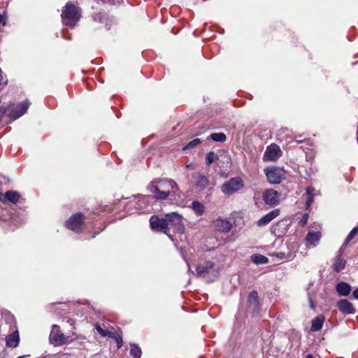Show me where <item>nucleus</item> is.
<instances>
[{"label":"nucleus","mask_w":358,"mask_h":358,"mask_svg":"<svg viewBox=\"0 0 358 358\" xmlns=\"http://www.w3.org/2000/svg\"><path fill=\"white\" fill-rule=\"evenodd\" d=\"M148 189L157 200L167 199L171 194L170 189H173L174 194L179 190L177 183L170 178H156L149 184Z\"/></svg>","instance_id":"f257e3e1"},{"label":"nucleus","mask_w":358,"mask_h":358,"mask_svg":"<svg viewBox=\"0 0 358 358\" xmlns=\"http://www.w3.org/2000/svg\"><path fill=\"white\" fill-rule=\"evenodd\" d=\"M168 223L169 231L173 229L174 232L173 238H179L180 241L185 242L187 241V235L185 234V225L182 222V217L181 215L173 212L166 214Z\"/></svg>","instance_id":"f03ea898"},{"label":"nucleus","mask_w":358,"mask_h":358,"mask_svg":"<svg viewBox=\"0 0 358 358\" xmlns=\"http://www.w3.org/2000/svg\"><path fill=\"white\" fill-rule=\"evenodd\" d=\"M61 16L64 25L73 27L81 17L80 9L71 3H67L62 9Z\"/></svg>","instance_id":"7ed1b4c3"},{"label":"nucleus","mask_w":358,"mask_h":358,"mask_svg":"<svg viewBox=\"0 0 358 358\" xmlns=\"http://www.w3.org/2000/svg\"><path fill=\"white\" fill-rule=\"evenodd\" d=\"M196 275L206 278L208 282H213L219 275L218 268L212 261H201L196 268Z\"/></svg>","instance_id":"20e7f679"},{"label":"nucleus","mask_w":358,"mask_h":358,"mask_svg":"<svg viewBox=\"0 0 358 358\" xmlns=\"http://www.w3.org/2000/svg\"><path fill=\"white\" fill-rule=\"evenodd\" d=\"M244 186V180L241 177H234L224 182L220 189L226 196H231L243 189Z\"/></svg>","instance_id":"39448f33"},{"label":"nucleus","mask_w":358,"mask_h":358,"mask_svg":"<svg viewBox=\"0 0 358 358\" xmlns=\"http://www.w3.org/2000/svg\"><path fill=\"white\" fill-rule=\"evenodd\" d=\"M151 229L156 231L163 232L166 234L169 238L174 242L175 245H178V238H173V236L169 233L166 217L161 218L157 216H152L150 219Z\"/></svg>","instance_id":"423d86ee"},{"label":"nucleus","mask_w":358,"mask_h":358,"mask_svg":"<svg viewBox=\"0 0 358 358\" xmlns=\"http://www.w3.org/2000/svg\"><path fill=\"white\" fill-rule=\"evenodd\" d=\"M50 343L55 346H60L69 343L71 339L65 336L59 330V326L54 324L49 336Z\"/></svg>","instance_id":"0eeeda50"},{"label":"nucleus","mask_w":358,"mask_h":358,"mask_svg":"<svg viewBox=\"0 0 358 358\" xmlns=\"http://www.w3.org/2000/svg\"><path fill=\"white\" fill-rule=\"evenodd\" d=\"M265 174L271 184H279L284 177L283 171L278 167H271L265 169Z\"/></svg>","instance_id":"6e6552de"},{"label":"nucleus","mask_w":358,"mask_h":358,"mask_svg":"<svg viewBox=\"0 0 358 358\" xmlns=\"http://www.w3.org/2000/svg\"><path fill=\"white\" fill-rule=\"evenodd\" d=\"M83 217L81 213L72 215L66 222V227L76 233H80L83 229Z\"/></svg>","instance_id":"1a4fd4ad"},{"label":"nucleus","mask_w":358,"mask_h":358,"mask_svg":"<svg viewBox=\"0 0 358 358\" xmlns=\"http://www.w3.org/2000/svg\"><path fill=\"white\" fill-rule=\"evenodd\" d=\"M281 155V150L278 145L272 144L267 147L264 158L268 161H275Z\"/></svg>","instance_id":"9d476101"},{"label":"nucleus","mask_w":358,"mask_h":358,"mask_svg":"<svg viewBox=\"0 0 358 358\" xmlns=\"http://www.w3.org/2000/svg\"><path fill=\"white\" fill-rule=\"evenodd\" d=\"M194 179V185L201 189H203L209 185L208 177L199 172L194 173L192 175Z\"/></svg>","instance_id":"9b49d317"},{"label":"nucleus","mask_w":358,"mask_h":358,"mask_svg":"<svg viewBox=\"0 0 358 358\" xmlns=\"http://www.w3.org/2000/svg\"><path fill=\"white\" fill-rule=\"evenodd\" d=\"M338 309L344 315H350L355 313V308L352 303L347 299H341L337 302Z\"/></svg>","instance_id":"f8f14e48"},{"label":"nucleus","mask_w":358,"mask_h":358,"mask_svg":"<svg viewBox=\"0 0 358 358\" xmlns=\"http://www.w3.org/2000/svg\"><path fill=\"white\" fill-rule=\"evenodd\" d=\"M263 199L266 204L274 206L277 205L279 201L278 193L273 189H268L264 192Z\"/></svg>","instance_id":"ddd939ff"},{"label":"nucleus","mask_w":358,"mask_h":358,"mask_svg":"<svg viewBox=\"0 0 358 358\" xmlns=\"http://www.w3.org/2000/svg\"><path fill=\"white\" fill-rule=\"evenodd\" d=\"M20 194L17 192L8 190L5 194L0 193V201L3 203H16L20 199Z\"/></svg>","instance_id":"4468645a"},{"label":"nucleus","mask_w":358,"mask_h":358,"mask_svg":"<svg viewBox=\"0 0 358 358\" xmlns=\"http://www.w3.org/2000/svg\"><path fill=\"white\" fill-rule=\"evenodd\" d=\"M279 215L280 210L274 209L270 211L268 213L264 215L262 217H261L257 222V225L259 227L265 226L268 224L269 222H271L275 217H277Z\"/></svg>","instance_id":"2eb2a0df"},{"label":"nucleus","mask_w":358,"mask_h":358,"mask_svg":"<svg viewBox=\"0 0 358 358\" xmlns=\"http://www.w3.org/2000/svg\"><path fill=\"white\" fill-rule=\"evenodd\" d=\"M24 113H0V129L20 117Z\"/></svg>","instance_id":"dca6fc26"},{"label":"nucleus","mask_w":358,"mask_h":358,"mask_svg":"<svg viewBox=\"0 0 358 358\" xmlns=\"http://www.w3.org/2000/svg\"><path fill=\"white\" fill-rule=\"evenodd\" d=\"M248 302L250 306L253 310V314H257L259 308V301L258 294L256 291H252L248 295Z\"/></svg>","instance_id":"f3484780"},{"label":"nucleus","mask_w":358,"mask_h":358,"mask_svg":"<svg viewBox=\"0 0 358 358\" xmlns=\"http://www.w3.org/2000/svg\"><path fill=\"white\" fill-rule=\"evenodd\" d=\"M6 346L8 348H16L20 343V336L18 331H15L6 338Z\"/></svg>","instance_id":"a211bd4d"},{"label":"nucleus","mask_w":358,"mask_h":358,"mask_svg":"<svg viewBox=\"0 0 358 358\" xmlns=\"http://www.w3.org/2000/svg\"><path fill=\"white\" fill-rule=\"evenodd\" d=\"M336 290L339 296H346L351 292V286L345 282H338L336 286Z\"/></svg>","instance_id":"6ab92c4d"},{"label":"nucleus","mask_w":358,"mask_h":358,"mask_svg":"<svg viewBox=\"0 0 358 358\" xmlns=\"http://www.w3.org/2000/svg\"><path fill=\"white\" fill-rule=\"evenodd\" d=\"M216 229L222 232H228L231 229V224L227 220L218 219L215 222Z\"/></svg>","instance_id":"aec40b11"},{"label":"nucleus","mask_w":358,"mask_h":358,"mask_svg":"<svg viewBox=\"0 0 358 358\" xmlns=\"http://www.w3.org/2000/svg\"><path fill=\"white\" fill-rule=\"evenodd\" d=\"M325 318L322 315H320L315 317L311 322V331H318L322 329Z\"/></svg>","instance_id":"412c9836"},{"label":"nucleus","mask_w":358,"mask_h":358,"mask_svg":"<svg viewBox=\"0 0 358 358\" xmlns=\"http://www.w3.org/2000/svg\"><path fill=\"white\" fill-rule=\"evenodd\" d=\"M321 238V233L320 231H309L306 236V241L313 246H315L316 243H317Z\"/></svg>","instance_id":"4be33fe9"},{"label":"nucleus","mask_w":358,"mask_h":358,"mask_svg":"<svg viewBox=\"0 0 358 358\" xmlns=\"http://www.w3.org/2000/svg\"><path fill=\"white\" fill-rule=\"evenodd\" d=\"M341 250L342 249L341 248L339 254L337 255L335 260V263L333 265V268L334 271H336V272H340L341 271H342L345 268L346 263L345 260L342 257Z\"/></svg>","instance_id":"5701e85b"},{"label":"nucleus","mask_w":358,"mask_h":358,"mask_svg":"<svg viewBox=\"0 0 358 358\" xmlns=\"http://www.w3.org/2000/svg\"><path fill=\"white\" fill-rule=\"evenodd\" d=\"M306 193L308 195V199L306 201V208L308 209L313 202L314 196H315V189L313 187H308L306 188Z\"/></svg>","instance_id":"b1692460"},{"label":"nucleus","mask_w":358,"mask_h":358,"mask_svg":"<svg viewBox=\"0 0 358 358\" xmlns=\"http://www.w3.org/2000/svg\"><path fill=\"white\" fill-rule=\"evenodd\" d=\"M192 207L194 210V213L197 215H201L204 213L205 207L204 206L198 201H194L192 203Z\"/></svg>","instance_id":"393cba45"},{"label":"nucleus","mask_w":358,"mask_h":358,"mask_svg":"<svg viewBox=\"0 0 358 358\" xmlns=\"http://www.w3.org/2000/svg\"><path fill=\"white\" fill-rule=\"evenodd\" d=\"M251 259L256 264H264L268 262V258L262 255H253Z\"/></svg>","instance_id":"a878e982"},{"label":"nucleus","mask_w":358,"mask_h":358,"mask_svg":"<svg viewBox=\"0 0 358 358\" xmlns=\"http://www.w3.org/2000/svg\"><path fill=\"white\" fill-rule=\"evenodd\" d=\"M208 139L222 143L227 140V136L224 133H213L208 137Z\"/></svg>","instance_id":"bb28decb"},{"label":"nucleus","mask_w":358,"mask_h":358,"mask_svg":"<svg viewBox=\"0 0 358 358\" xmlns=\"http://www.w3.org/2000/svg\"><path fill=\"white\" fill-rule=\"evenodd\" d=\"M130 347V355L134 358H140L142 354L141 348L136 344H131Z\"/></svg>","instance_id":"cd10ccee"},{"label":"nucleus","mask_w":358,"mask_h":358,"mask_svg":"<svg viewBox=\"0 0 358 358\" xmlns=\"http://www.w3.org/2000/svg\"><path fill=\"white\" fill-rule=\"evenodd\" d=\"M110 338H114L117 342V348L119 349L122 347L123 340L122 336L116 332H111L108 334Z\"/></svg>","instance_id":"c85d7f7f"},{"label":"nucleus","mask_w":358,"mask_h":358,"mask_svg":"<svg viewBox=\"0 0 358 358\" xmlns=\"http://www.w3.org/2000/svg\"><path fill=\"white\" fill-rule=\"evenodd\" d=\"M201 143V139H199V138H194L192 141H191L190 142H189L187 145L183 146L182 150L183 151H185V150L192 149V148L197 146L198 145H199Z\"/></svg>","instance_id":"c756f323"},{"label":"nucleus","mask_w":358,"mask_h":358,"mask_svg":"<svg viewBox=\"0 0 358 358\" xmlns=\"http://www.w3.org/2000/svg\"><path fill=\"white\" fill-rule=\"evenodd\" d=\"M218 159V156L214 152H209L206 155V163L207 165H210L215 160Z\"/></svg>","instance_id":"7c9ffc66"},{"label":"nucleus","mask_w":358,"mask_h":358,"mask_svg":"<svg viewBox=\"0 0 358 358\" xmlns=\"http://www.w3.org/2000/svg\"><path fill=\"white\" fill-rule=\"evenodd\" d=\"M357 232H358V227H356L352 229V230L348 234V236L347 238L345 239L344 243L343 244V245L341 247V249L345 248L348 244V243L355 237V236L357 234Z\"/></svg>","instance_id":"2f4dec72"},{"label":"nucleus","mask_w":358,"mask_h":358,"mask_svg":"<svg viewBox=\"0 0 358 358\" xmlns=\"http://www.w3.org/2000/svg\"><path fill=\"white\" fill-rule=\"evenodd\" d=\"M30 103L28 101H24L17 106V112H26L29 107Z\"/></svg>","instance_id":"473e14b6"},{"label":"nucleus","mask_w":358,"mask_h":358,"mask_svg":"<svg viewBox=\"0 0 358 358\" xmlns=\"http://www.w3.org/2000/svg\"><path fill=\"white\" fill-rule=\"evenodd\" d=\"M95 328H96V331H98V333L103 337L108 336V334H110V333L108 330H105V329H102L99 325H96Z\"/></svg>","instance_id":"72a5a7b5"},{"label":"nucleus","mask_w":358,"mask_h":358,"mask_svg":"<svg viewBox=\"0 0 358 358\" xmlns=\"http://www.w3.org/2000/svg\"><path fill=\"white\" fill-rule=\"evenodd\" d=\"M308 219V215L307 213H305L299 221V224H301V226H305L307 224Z\"/></svg>","instance_id":"f704fd0d"},{"label":"nucleus","mask_w":358,"mask_h":358,"mask_svg":"<svg viewBox=\"0 0 358 358\" xmlns=\"http://www.w3.org/2000/svg\"><path fill=\"white\" fill-rule=\"evenodd\" d=\"M272 256L276 257L277 258L280 259H283L285 258V254L284 252H273L272 254Z\"/></svg>","instance_id":"c9c22d12"},{"label":"nucleus","mask_w":358,"mask_h":358,"mask_svg":"<svg viewBox=\"0 0 358 358\" xmlns=\"http://www.w3.org/2000/svg\"><path fill=\"white\" fill-rule=\"evenodd\" d=\"M150 199L149 196H143L140 197L138 201H142L143 203H147Z\"/></svg>","instance_id":"e433bc0d"},{"label":"nucleus","mask_w":358,"mask_h":358,"mask_svg":"<svg viewBox=\"0 0 358 358\" xmlns=\"http://www.w3.org/2000/svg\"><path fill=\"white\" fill-rule=\"evenodd\" d=\"M301 135L299 136H295L294 137V141H296L297 143H301L303 141V139H301Z\"/></svg>","instance_id":"4c0bfd02"},{"label":"nucleus","mask_w":358,"mask_h":358,"mask_svg":"<svg viewBox=\"0 0 358 358\" xmlns=\"http://www.w3.org/2000/svg\"><path fill=\"white\" fill-rule=\"evenodd\" d=\"M352 296L354 299H358V287L353 291Z\"/></svg>","instance_id":"58836bf2"},{"label":"nucleus","mask_w":358,"mask_h":358,"mask_svg":"<svg viewBox=\"0 0 358 358\" xmlns=\"http://www.w3.org/2000/svg\"><path fill=\"white\" fill-rule=\"evenodd\" d=\"M309 303H310V308L312 310H314L315 308V303H314L313 301L312 300V299L310 297H309Z\"/></svg>","instance_id":"ea45409f"},{"label":"nucleus","mask_w":358,"mask_h":358,"mask_svg":"<svg viewBox=\"0 0 358 358\" xmlns=\"http://www.w3.org/2000/svg\"><path fill=\"white\" fill-rule=\"evenodd\" d=\"M185 167H186V168H187V169H194L193 164H186V165H185Z\"/></svg>","instance_id":"a19ab883"},{"label":"nucleus","mask_w":358,"mask_h":358,"mask_svg":"<svg viewBox=\"0 0 358 358\" xmlns=\"http://www.w3.org/2000/svg\"><path fill=\"white\" fill-rule=\"evenodd\" d=\"M3 20H4V17L0 14V24L3 23V24H5Z\"/></svg>","instance_id":"79ce46f5"},{"label":"nucleus","mask_w":358,"mask_h":358,"mask_svg":"<svg viewBox=\"0 0 358 358\" xmlns=\"http://www.w3.org/2000/svg\"><path fill=\"white\" fill-rule=\"evenodd\" d=\"M304 358H314L312 354H308Z\"/></svg>","instance_id":"37998d69"},{"label":"nucleus","mask_w":358,"mask_h":358,"mask_svg":"<svg viewBox=\"0 0 358 358\" xmlns=\"http://www.w3.org/2000/svg\"><path fill=\"white\" fill-rule=\"evenodd\" d=\"M109 1H111V0H109ZM112 1H113V3H116V2H120V0H118V1H117V0H115V1H113L112 0Z\"/></svg>","instance_id":"c03bdc74"},{"label":"nucleus","mask_w":358,"mask_h":358,"mask_svg":"<svg viewBox=\"0 0 358 358\" xmlns=\"http://www.w3.org/2000/svg\"><path fill=\"white\" fill-rule=\"evenodd\" d=\"M17 358H25V357L24 356H20V357H18Z\"/></svg>","instance_id":"a18cd8bd"},{"label":"nucleus","mask_w":358,"mask_h":358,"mask_svg":"<svg viewBox=\"0 0 358 358\" xmlns=\"http://www.w3.org/2000/svg\"><path fill=\"white\" fill-rule=\"evenodd\" d=\"M113 1H115V0H113ZM117 1H118V0H117Z\"/></svg>","instance_id":"49530a36"}]
</instances>
